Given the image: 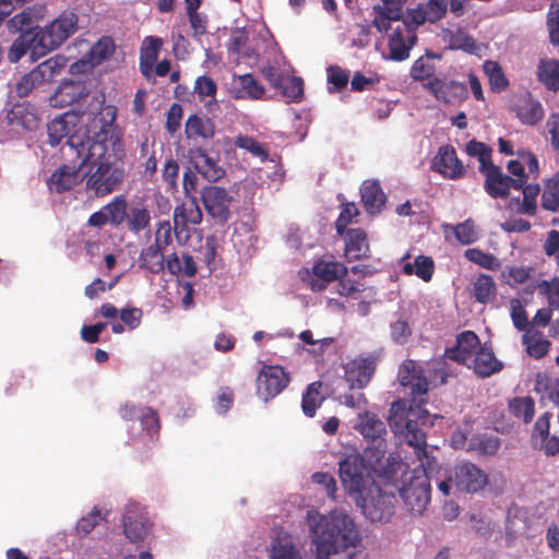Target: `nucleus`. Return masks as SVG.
<instances>
[{
	"instance_id": "6e6552de",
	"label": "nucleus",
	"mask_w": 559,
	"mask_h": 559,
	"mask_svg": "<svg viewBox=\"0 0 559 559\" xmlns=\"http://www.w3.org/2000/svg\"><path fill=\"white\" fill-rule=\"evenodd\" d=\"M79 17L74 13H62L45 27L38 28L35 34L40 55L58 48L78 31Z\"/></svg>"
},
{
	"instance_id": "bf43d9fd",
	"label": "nucleus",
	"mask_w": 559,
	"mask_h": 559,
	"mask_svg": "<svg viewBox=\"0 0 559 559\" xmlns=\"http://www.w3.org/2000/svg\"><path fill=\"white\" fill-rule=\"evenodd\" d=\"M235 144L238 147L243 148L247 152L251 153L253 156L258 157L262 162L267 158L266 150L253 138L247 135H239L236 139Z\"/></svg>"
},
{
	"instance_id": "f257e3e1",
	"label": "nucleus",
	"mask_w": 559,
	"mask_h": 559,
	"mask_svg": "<svg viewBox=\"0 0 559 559\" xmlns=\"http://www.w3.org/2000/svg\"><path fill=\"white\" fill-rule=\"evenodd\" d=\"M117 109L107 105L98 111H68L48 124L49 143L59 145L62 154L81 159L86 187L96 195L114 191L123 180V171L114 165L122 155V143L115 127Z\"/></svg>"
},
{
	"instance_id": "393cba45",
	"label": "nucleus",
	"mask_w": 559,
	"mask_h": 559,
	"mask_svg": "<svg viewBox=\"0 0 559 559\" xmlns=\"http://www.w3.org/2000/svg\"><path fill=\"white\" fill-rule=\"evenodd\" d=\"M513 111L522 123L535 126L544 117L542 104L530 94L520 97L513 105Z\"/></svg>"
},
{
	"instance_id": "37998d69",
	"label": "nucleus",
	"mask_w": 559,
	"mask_h": 559,
	"mask_svg": "<svg viewBox=\"0 0 559 559\" xmlns=\"http://www.w3.org/2000/svg\"><path fill=\"white\" fill-rule=\"evenodd\" d=\"M271 559H301L292 536L286 535L276 540L272 548Z\"/></svg>"
},
{
	"instance_id": "680f3d73",
	"label": "nucleus",
	"mask_w": 559,
	"mask_h": 559,
	"mask_svg": "<svg viewBox=\"0 0 559 559\" xmlns=\"http://www.w3.org/2000/svg\"><path fill=\"white\" fill-rule=\"evenodd\" d=\"M511 319L516 330L526 332L530 331L527 313L519 299L511 300Z\"/></svg>"
},
{
	"instance_id": "8fccbe9b",
	"label": "nucleus",
	"mask_w": 559,
	"mask_h": 559,
	"mask_svg": "<svg viewBox=\"0 0 559 559\" xmlns=\"http://www.w3.org/2000/svg\"><path fill=\"white\" fill-rule=\"evenodd\" d=\"M456 239L463 245H471L478 240L479 231L472 219H466L453 227Z\"/></svg>"
},
{
	"instance_id": "20e7f679",
	"label": "nucleus",
	"mask_w": 559,
	"mask_h": 559,
	"mask_svg": "<svg viewBox=\"0 0 559 559\" xmlns=\"http://www.w3.org/2000/svg\"><path fill=\"white\" fill-rule=\"evenodd\" d=\"M399 466L403 468V461L395 453H390L386 459H370L366 456V452H354L338 462V476L345 492L356 502L368 490L373 489L376 480L372 473L385 483L394 478Z\"/></svg>"
},
{
	"instance_id": "bb28decb",
	"label": "nucleus",
	"mask_w": 559,
	"mask_h": 559,
	"mask_svg": "<svg viewBox=\"0 0 559 559\" xmlns=\"http://www.w3.org/2000/svg\"><path fill=\"white\" fill-rule=\"evenodd\" d=\"M85 93L82 82L67 81L63 82L56 93L50 97L49 102L52 107H66L72 105L80 99Z\"/></svg>"
},
{
	"instance_id": "f8f14e48",
	"label": "nucleus",
	"mask_w": 559,
	"mask_h": 559,
	"mask_svg": "<svg viewBox=\"0 0 559 559\" xmlns=\"http://www.w3.org/2000/svg\"><path fill=\"white\" fill-rule=\"evenodd\" d=\"M381 354L378 352L359 355L344 366L345 381L349 388L364 389L371 381Z\"/></svg>"
},
{
	"instance_id": "603ef678",
	"label": "nucleus",
	"mask_w": 559,
	"mask_h": 559,
	"mask_svg": "<svg viewBox=\"0 0 559 559\" xmlns=\"http://www.w3.org/2000/svg\"><path fill=\"white\" fill-rule=\"evenodd\" d=\"M466 152L471 156H475L479 162V171L492 164L491 150L481 142L472 140L466 145Z\"/></svg>"
},
{
	"instance_id": "4be33fe9",
	"label": "nucleus",
	"mask_w": 559,
	"mask_h": 559,
	"mask_svg": "<svg viewBox=\"0 0 559 559\" xmlns=\"http://www.w3.org/2000/svg\"><path fill=\"white\" fill-rule=\"evenodd\" d=\"M442 39L450 49L462 50L469 55L480 56L484 46L478 44L472 35L463 28L444 29Z\"/></svg>"
},
{
	"instance_id": "423d86ee",
	"label": "nucleus",
	"mask_w": 559,
	"mask_h": 559,
	"mask_svg": "<svg viewBox=\"0 0 559 559\" xmlns=\"http://www.w3.org/2000/svg\"><path fill=\"white\" fill-rule=\"evenodd\" d=\"M384 485L395 487L405 509L414 515H421L430 503V479L425 469H409L403 462V468L399 466L394 478Z\"/></svg>"
},
{
	"instance_id": "cd10ccee",
	"label": "nucleus",
	"mask_w": 559,
	"mask_h": 559,
	"mask_svg": "<svg viewBox=\"0 0 559 559\" xmlns=\"http://www.w3.org/2000/svg\"><path fill=\"white\" fill-rule=\"evenodd\" d=\"M185 132L189 140H210L215 134V126L205 116L192 115L186 121Z\"/></svg>"
},
{
	"instance_id": "dca6fc26",
	"label": "nucleus",
	"mask_w": 559,
	"mask_h": 559,
	"mask_svg": "<svg viewBox=\"0 0 559 559\" xmlns=\"http://www.w3.org/2000/svg\"><path fill=\"white\" fill-rule=\"evenodd\" d=\"M347 267L335 261L319 260L313 263L310 286L313 292H321L325 288L326 283L334 282L347 274Z\"/></svg>"
},
{
	"instance_id": "2f4dec72",
	"label": "nucleus",
	"mask_w": 559,
	"mask_h": 559,
	"mask_svg": "<svg viewBox=\"0 0 559 559\" xmlns=\"http://www.w3.org/2000/svg\"><path fill=\"white\" fill-rule=\"evenodd\" d=\"M201 197L205 210H227L233 200L224 188L217 186L204 188Z\"/></svg>"
},
{
	"instance_id": "c9c22d12",
	"label": "nucleus",
	"mask_w": 559,
	"mask_h": 559,
	"mask_svg": "<svg viewBox=\"0 0 559 559\" xmlns=\"http://www.w3.org/2000/svg\"><path fill=\"white\" fill-rule=\"evenodd\" d=\"M537 76L548 90L557 91L559 88V61L556 59L540 60Z\"/></svg>"
},
{
	"instance_id": "39448f33",
	"label": "nucleus",
	"mask_w": 559,
	"mask_h": 559,
	"mask_svg": "<svg viewBox=\"0 0 559 559\" xmlns=\"http://www.w3.org/2000/svg\"><path fill=\"white\" fill-rule=\"evenodd\" d=\"M371 23L379 33L388 35V59L403 61L409 57V50L416 43V34L413 26L402 17L400 2L383 0L376 5Z\"/></svg>"
},
{
	"instance_id": "9b49d317",
	"label": "nucleus",
	"mask_w": 559,
	"mask_h": 559,
	"mask_svg": "<svg viewBox=\"0 0 559 559\" xmlns=\"http://www.w3.org/2000/svg\"><path fill=\"white\" fill-rule=\"evenodd\" d=\"M455 491L476 493L488 485V475L472 462H461L450 471Z\"/></svg>"
},
{
	"instance_id": "774afa93",
	"label": "nucleus",
	"mask_w": 559,
	"mask_h": 559,
	"mask_svg": "<svg viewBox=\"0 0 559 559\" xmlns=\"http://www.w3.org/2000/svg\"><path fill=\"white\" fill-rule=\"evenodd\" d=\"M234 403V392L228 386H222L218 390L217 397L215 400V409L218 414H226Z\"/></svg>"
},
{
	"instance_id": "864d4df0",
	"label": "nucleus",
	"mask_w": 559,
	"mask_h": 559,
	"mask_svg": "<svg viewBox=\"0 0 559 559\" xmlns=\"http://www.w3.org/2000/svg\"><path fill=\"white\" fill-rule=\"evenodd\" d=\"M471 447L481 455H495L500 448V439L497 436H478Z\"/></svg>"
},
{
	"instance_id": "e433bc0d",
	"label": "nucleus",
	"mask_w": 559,
	"mask_h": 559,
	"mask_svg": "<svg viewBox=\"0 0 559 559\" xmlns=\"http://www.w3.org/2000/svg\"><path fill=\"white\" fill-rule=\"evenodd\" d=\"M522 340L523 344L526 346L527 354L535 359L545 357L551 345L538 331H527Z\"/></svg>"
},
{
	"instance_id": "3c124183",
	"label": "nucleus",
	"mask_w": 559,
	"mask_h": 559,
	"mask_svg": "<svg viewBox=\"0 0 559 559\" xmlns=\"http://www.w3.org/2000/svg\"><path fill=\"white\" fill-rule=\"evenodd\" d=\"M203 212H174V229L176 233L188 230L202 222Z\"/></svg>"
},
{
	"instance_id": "0e129e2a",
	"label": "nucleus",
	"mask_w": 559,
	"mask_h": 559,
	"mask_svg": "<svg viewBox=\"0 0 559 559\" xmlns=\"http://www.w3.org/2000/svg\"><path fill=\"white\" fill-rule=\"evenodd\" d=\"M391 337L397 344H405L412 335V329L404 319L396 320L390 325Z\"/></svg>"
},
{
	"instance_id": "58836bf2",
	"label": "nucleus",
	"mask_w": 559,
	"mask_h": 559,
	"mask_svg": "<svg viewBox=\"0 0 559 559\" xmlns=\"http://www.w3.org/2000/svg\"><path fill=\"white\" fill-rule=\"evenodd\" d=\"M535 391L559 405V378H551L546 373H538L535 380Z\"/></svg>"
},
{
	"instance_id": "79ce46f5",
	"label": "nucleus",
	"mask_w": 559,
	"mask_h": 559,
	"mask_svg": "<svg viewBox=\"0 0 559 559\" xmlns=\"http://www.w3.org/2000/svg\"><path fill=\"white\" fill-rule=\"evenodd\" d=\"M511 414L518 418H522L525 424L533 420L535 414V402L533 397H514L509 402Z\"/></svg>"
},
{
	"instance_id": "c03bdc74",
	"label": "nucleus",
	"mask_w": 559,
	"mask_h": 559,
	"mask_svg": "<svg viewBox=\"0 0 559 559\" xmlns=\"http://www.w3.org/2000/svg\"><path fill=\"white\" fill-rule=\"evenodd\" d=\"M536 289L539 295L547 299V306L559 309V276L539 281Z\"/></svg>"
},
{
	"instance_id": "338daca9",
	"label": "nucleus",
	"mask_w": 559,
	"mask_h": 559,
	"mask_svg": "<svg viewBox=\"0 0 559 559\" xmlns=\"http://www.w3.org/2000/svg\"><path fill=\"white\" fill-rule=\"evenodd\" d=\"M143 312L136 307H126L120 311V319L129 330L136 329L142 321Z\"/></svg>"
},
{
	"instance_id": "09e8293b",
	"label": "nucleus",
	"mask_w": 559,
	"mask_h": 559,
	"mask_svg": "<svg viewBox=\"0 0 559 559\" xmlns=\"http://www.w3.org/2000/svg\"><path fill=\"white\" fill-rule=\"evenodd\" d=\"M445 11V0H429L425 5L419 8V14L421 16L420 22H436L444 15Z\"/></svg>"
},
{
	"instance_id": "c85d7f7f",
	"label": "nucleus",
	"mask_w": 559,
	"mask_h": 559,
	"mask_svg": "<svg viewBox=\"0 0 559 559\" xmlns=\"http://www.w3.org/2000/svg\"><path fill=\"white\" fill-rule=\"evenodd\" d=\"M68 64V58L63 55H56L44 62L39 63L32 72L35 75V79L40 83V85L45 83L51 82L62 69Z\"/></svg>"
},
{
	"instance_id": "052dcab7",
	"label": "nucleus",
	"mask_w": 559,
	"mask_h": 559,
	"mask_svg": "<svg viewBox=\"0 0 559 559\" xmlns=\"http://www.w3.org/2000/svg\"><path fill=\"white\" fill-rule=\"evenodd\" d=\"M104 520L100 511L94 508L87 515L81 518L76 524V531L82 536L90 534L100 521Z\"/></svg>"
},
{
	"instance_id": "6e6d98bb",
	"label": "nucleus",
	"mask_w": 559,
	"mask_h": 559,
	"mask_svg": "<svg viewBox=\"0 0 559 559\" xmlns=\"http://www.w3.org/2000/svg\"><path fill=\"white\" fill-rule=\"evenodd\" d=\"M542 206L544 210H557L559 207V183L548 179L545 181Z\"/></svg>"
},
{
	"instance_id": "2eb2a0df",
	"label": "nucleus",
	"mask_w": 559,
	"mask_h": 559,
	"mask_svg": "<svg viewBox=\"0 0 559 559\" xmlns=\"http://www.w3.org/2000/svg\"><path fill=\"white\" fill-rule=\"evenodd\" d=\"M485 176V189L493 198L506 197L510 188L521 189V180L512 179L502 174L501 169L493 164L480 170Z\"/></svg>"
},
{
	"instance_id": "f03ea898",
	"label": "nucleus",
	"mask_w": 559,
	"mask_h": 559,
	"mask_svg": "<svg viewBox=\"0 0 559 559\" xmlns=\"http://www.w3.org/2000/svg\"><path fill=\"white\" fill-rule=\"evenodd\" d=\"M310 536L316 547V559H365L362 552L350 550L359 538L354 521L345 513L332 511L307 513Z\"/></svg>"
},
{
	"instance_id": "4d7b16f0",
	"label": "nucleus",
	"mask_w": 559,
	"mask_h": 559,
	"mask_svg": "<svg viewBox=\"0 0 559 559\" xmlns=\"http://www.w3.org/2000/svg\"><path fill=\"white\" fill-rule=\"evenodd\" d=\"M423 371V368L414 360L404 361L397 372V379L401 385L408 386L409 383L417 378V376Z\"/></svg>"
},
{
	"instance_id": "4468645a",
	"label": "nucleus",
	"mask_w": 559,
	"mask_h": 559,
	"mask_svg": "<svg viewBox=\"0 0 559 559\" xmlns=\"http://www.w3.org/2000/svg\"><path fill=\"white\" fill-rule=\"evenodd\" d=\"M435 98L444 104H461L467 98V87L464 83L448 78H433L425 84Z\"/></svg>"
},
{
	"instance_id": "e2e57ef3",
	"label": "nucleus",
	"mask_w": 559,
	"mask_h": 559,
	"mask_svg": "<svg viewBox=\"0 0 559 559\" xmlns=\"http://www.w3.org/2000/svg\"><path fill=\"white\" fill-rule=\"evenodd\" d=\"M266 38L267 33L260 36L259 38H257L255 36L249 37L248 43L246 44V46H243V49L239 52L238 56L249 60H257Z\"/></svg>"
},
{
	"instance_id": "6ab92c4d",
	"label": "nucleus",
	"mask_w": 559,
	"mask_h": 559,
	"mask_svg": "<svg viewBox=\"0 0 559 559\" xmlns=\"http://www.w3.org/2000/svg\"><path fill=\"white\" fill-rule=\"evenodd\" d=\"M431 168L444 178L457 179L464 173V167L459 160L453 147L441 146L431 163Z\"/></svg>"
},
{
	"instance_id": "ddd939ff",
	"label": "nucleus",
	"mask_w": 559,
	"mask_h": 559,
	"mask_svg": "<svg viewBox=\"0 0 559 559\" xmlns=\"http://www.w3.org/2000/svg\"><path fill=\"white\" fill-rule=\"evenodd\" d=\"M290 382V374L277 365H265L257 377V394L264 402L277 396Z\"/></svg>"
},
{
	"instance_id": "473e14b6",
	"label": "nucleus",
	"mask_w": 559,
	"mask_h": 559,
	"mask_svg": "<svg viewBox=\"0 0 559 559\" xmlns=\"http://www.w3.org/2000/svg\"><path fill=\"white\" fill-rule=\"evenodd\" d=\"M402 270L404 274H415L417 277L428 283L431 281L435 273V262L432 258L420 254L416 257L414 263L405 262Z\"/></svg>"
},
{
	"instance_id": "b1692460",
	"label": "nucleus",
	"mask_w": 559,
	"mask_h": 559,
	"mask_svg": "<svg viewBox=\"0 0 559 559\" xmlns=\"http://www.w3.org/2000/svg\"><path fill=\"white\" fill-rule=\"evenodd\" d=\"M190 157L194 168L204 179L217 181L225 176V169L215 158L209 156L204 150H192Z\"/></svg>"
},
{
	"instance_id": "de8ad7c7",
	"label": "nucleus",
	"mask_w": 559,
	"mask_h": 559,
	"mask_svg": "<svg viewBox=\"0 0 559 559\" xmlns=\"http://www.w3.org/2000/svg\"><path fill=\"white\" fill-rule=\"evenodd\" d=\"M282 93L292 100H298L304 94L302 80L300 78L283 75L277 86Z\"/></svg>"
},
{
	"instance_id": "a878e982",
	"label": "nucleus",
	"mask_w": 559,
	"mask_h": 559,
	"mask_svg": "<svg viewBox=\"0 0 559 559\" xmlns=\"http://www.w3.org/2000/svg\"><path fill=\"white\" fill-rule=\"evenodd\" d=\"M503 364L498 360L490 346L481 345L475 354L473 370L479 378H487L499 372Z\"/></svg>"
},
{
	"instance_id": "5fc2aeb1",
	"label": "nucleus",
	"mask_w": 559,
	"mask_h": 559,
	"mask_svg": "<svg viewBox=\"0 0 559 559\" xmlns=\"http://www.w3.org/2000/svg\"><path fill=\"white\" fill-rule=\"evenodd\" d=\"M139 420L141 421L142 430L145 431L150 437H153L159 432V417L157 412L154 411L152 407H144V409H142V414Z\"/></svg>"
},
{
	"instance_id": "a19ab883",
	"label": "nucleus",
	"mask_w": 559,
	"mask_h": 559,
	"mask_svg": "<svg viewBox=\"0 0 559 559\" xmlns=\"http://www.w3.org/2000/svg\"><path fill=\"white\" fill-rule=\"evenodd\" d=\"M194 92L198 94L199 99L204 103L207 110H212V107L216 105V84L209 76H200L195 81Z\"/></svg>"
},
{
	"instance_id": "f3484780",
	"label": "nucleus",
	"mask_w": 559,
	"mask_h": 559,
	"mask_svg": "<svg viewBox=\"0 0 559 559\" xmlns=\"http://www.w3.org/2000/svg\"><path fill=\"white\" fill-rule=\"evenodd\" d=\"M480 347V341L473 331H464L456 336L455 345L447 348L444 356L452 361L466 365Z\"/></svg>"
},
{
	"instance_id": "49530a36",
	"label": "nucleus",
	"mask_w": 559,
	"mask_h": 559,
	"mask_svg": "<svg viewBox=\"0 0 559 559\" xmlns=\"http://www.w3.org/2000/svg\"><path fill=\"white\" fill-rule=\"evenodd\" d=\"M464 255L468 261L487 270L496 271L501 265L493 254L485 252L478 248L467 249Z\"/></svg>"
},
{
	"instance_id": "9d476101",
	"label": "nucleus",
	"mask_w": 559,
	"mask_h": 559,
	"mask_svg": "<svg viewBox=\"0 0 559 559\" xmlns=\"http://www.w3.org/2000/svg\"><path fill=\"white\" fill-rule=\"evenodd\" d=\"M360 212H341L336 219L335 227L340 236L346 237L345 252L348 260H359L366 258L369 253V243L367 234L361 228H347L353 222V217Z\"/></svg>"
},
{
	"instance_id": "7c9ffc66",
	"label": "nucleus",
	"mask_w": 559,
	"mask_h": 559,
	"mask_svg": "<svg viewBox=\"0 0 559 559\" xmlns=\"http://www.w3.org/2000/svg\"><path fill=\"white\" fill-rule=\"evenodd\" d=\"M28 49H32L33 55L41 56L35 32L21 34L11 45L8 58L11 62H17Z\"/></svg>"
},
{
	"instance_id": "ea45409f",
	"label": "nucleus",
	"mask_w": 559,
	"mask_h": 559,
	"mask_svg": "<svg viewBox=\"0 0 559 559\" xmlns=\"http://www.w3.org/2000/svg\"><path fill=\"white\" fill-rule=\"evenodd\" d=\"M483 69L485 74L488 76L490 88L493 92L500 93L508 87L509 81L498 62L487 60L484 62Z\"/></svg>"
},
{
	"instance_id": "13d9d810",
	"label": "nucleus",
	"mask_w": 559,
	"mask_h": 559,
	"mask_svg": "<svg viewBox=\"0 0 559 559\" xmlns=\"http://www.w3.org/2000/svg\"><path fill=\"white\" fill-rule=\"evenodd\" d=\"M547 28L551 44L559 45V0H554L549 7Z\"/></svg>"
},
{
	"instance_id": "aec40b11",
	"label": "nucleus",
	"mask_w": 559,
	"mask_h": 559,
	"mask_svg": "<svg viewBox=\"0 0 559 559\" xmlns=\"http://www.w3.org/2000/svg\"><path fill=\"white\" fill-rule=\"evenodd\" d=\"M151 528L146 515L139 510L136 504H130L123 515V531L131 542L143 540Z\"/></svg>"
},
{
	"instance_id": "1a4fd4ad",
	"label": "nucleus",
	"mask_w": 559,
	"mask_h": 559,
	"mask_svg": "<svg viewBox=\"0 0 559 559\" xmlns=\"http://www.w3.org/2000/svg\"><path fill=\"white\" fill-rule=\"evenodd\" d=\"M355 504L370 522L386 523L395 512V495L376 483L373 489L362 495Z\"/></svg>"
},
{
	"instance_id": "a211bd4d",
	"label": "nucleus",
	"mask_w": 559,
	"mask_h": 559,
	"mask_svg": "<svg viewBox=\"0 0 559 559\" xmlns=\"http://www.w3.org/2000/svg\"><path fill=\"white\" fill-rule=\"evenodd\" d=\"M84 178V168H81V160L79 165H63L56 169L48 179V188L50 191L63 192L70 190Z\"/></svg>"
},
{
	"instance_id": "7ed1b4c3",
	"label": "nucleus",
	"mask_w": 559,
	"mask_h": 559,
	"mask_svg": "<svg viewBox=\"0 0 559 559\" xmlns=\"http://www.w3.org/2000/svg\"><path fill=\"white\" fill-rule=\"evenodd\" d=\"M428 380L424 370L409 383L411 403L400 400L392 403L389 415V425L394 433L404 437L407 443L415 449L418 459L427 456V441L425 428L432 425L430 414L424 407L428 392Z\"/></svg>"
},
{
	"instance_id": "412c9836",
	"label": "nucleus",
	"mask_w": 559,
	"mask_h": 559,
	"mask_svg": "<svg viewBox=\"0 0 559 559\" xmlns=\"http://www.w3.org/2000/svg\"><path fill=\"white\" fill-rule=\"evenodd\" d=\"M229 93L237 99L258 100L263 97L265 90L251 74H234L229 83Z\"/></svg>"
},
{
	"instance_id": "0eeeda50",
	"label": "nucleus",
	"mask_w": 559,
	"mask_h": 559,
	"mask_svg": "<svg viewBox=\"0 0 559 559\" xmlns=\"http://www.w3.org/2000/svg\"><path fill=\"white\" fill-rule=\"evenodd\" d=\"M354 428L364 437L368 442L367 448L364 450L367 457H381L386 459V427L377 414L365 412L358 414L357 423Z\"/></svg>"
},
{
	"instance_id": "a18cd8bd",
	"label": "nucleus",
	"mask_w": 559,
	"mask_h": 559,
	"mask_svg": "<svg viewBox=\"0 0 559 559\" xmlns=\"http://www.w3.org/2000/svg\"><path fill=\"white\" fill-rule=\"evenodd\" d=\"M116 45L110 37H102L88 51L92 63L96 66L108 60L115 52Z\"/></svg>"
},
{
	"instance_id": "5701e85b",
	"label": "nucleus",
	"mask_w": 559,
	"mask_h": 559,
	"mask_svg": "<svg viewBox=\"0 0 559 559\" xmlns=\"http://www.w3.org/2000/svg\"><path fill=\"white\" fill-rule=\"evenodd\" d=\"M163 46V39L155 36H146L140 50V70L146 80L154 79V66Z\"/></svg>"
},
{
	"instance_id": "f704fd0d",
	"label": "nucleus",
	"mask_w": 559,
	"mask_h": 559,
	"mask_svg": "<svg viewBox=\"0 0 559 559\" xmlns=\"http://www.w3.org/2000/svg\"><path fill=\"white\" fill-rule=\"evenodd\" d=\"M139 263L142 269L157 274L165 267L164 253L158 245H150L141 251Z\"/></svg>"
},
{
	"instance_id": "69168bd1",
	"label": "nucleus",
	"mask_w": 559,
	"mask_h": 559,
	"mask_svg": "<svg viewBox=\"0 0 559 559\" xmlns=\"http://www.w3.org/2000/svg\"><path fill=\"white\" fill-rule=\"evenodd\" d=\"M433 73V66L432 63L424 57L418 58L412 67L411 70V76L415 81H423L429 76H431Z\"/></svg>"
},
{
	"instance_id": "72a5a7b5",
	"label": "nucleus",
	"mask_w": 559,
	"mask_h": 559,
	"mask_svg": "<svg viewBox=\"0 0 559 559\" xmlns=\"http://www.w3.org/2000/svg\"><path fill=\"white\" fill-rule=\"evenodd\" d=\"M497 286L492 276L479 274L473 282V296L479 304H488L496 298Z\"/></svg>"
},
{
	"instance_id": "4c0bfd02",
	"label": "nucleus",
	"mask_w": 559,
	"mask_h": 559,
	"mask_svg": "<svg viewBox=\"0 0 559 559\" xmlns=\"http://www.w3.org/2000/svg\"><path fill=\"white\" fill-rule=\"evenodd\" d=\"M321 386L322 383L320 381L312 382L302 394L301 407L304 414L308 417H313L316 415L317 409L321 406L324 400L320 393Z\"/></svg>"
},
{
	"instance_id": "c756f323",
	"label": "nucleus",
	"mask_w": 559,
	"mask_h": 559,
	"mask_svg": "<svg viewBox=\"0 0 559 559\" xmlns=\"http://www.w3.org/2000/svg\"><path fill=\"white\" fill-rule=\"evenodd\" d=\"M360 198L368 210H380L384 206L386 197L377 180H365L360 186Z\"/></svg>"
}]
</instances>
